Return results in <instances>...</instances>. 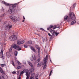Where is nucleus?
<instances>
[{
	"instance_id": "obj_17",
	"label": "nucleus",
	"mask_w": 79,
	"mask_h": 79,
	"mask_svg": "<svg viewBox=\"0 0 79 79\" xmlns=\"http://www.w3.org/2000/svg\"><path fill=\"white\" fill-rule=\"evenodd\" d=\"M31 50H32L34 52H35V49L32 47H31Z\"/></svg>"
},
{
	"instance_id": "obj_29",
	"label": "nucleus",
	"mask_w": 79,
	"mask_h": 79,
	"mask_svg": "<svg viewBox=\"0 0 79 79\" xmlns=\"http://www.w3.org/2000/svg\"><path fill=\"white\" fill-rule=\"evenodd\" d=\"M27 44H31L32 43V42L31 41H29L27 42Z\"/></svg>"
},
{
	"instance_id": "obj_24",
	"label": "nucleus",
	"mask_w": 79,
	"mask_h": 79,
	"mask_svg": "<svg viewBox=\"0 0 79 79\" xmlns=\"http://www.w3.org/2000/svg\"><path fill=\"white\" fill-rule=\"evenodd\" d=\"M15 55L16 56H17V55H18V52L15 51Z\"/></svg>"
},
{
	"instance_id": "obj_46",
	"label": "nucleus",
	"mask_w": 79,
	"mask_h": 79,
	"mask_svg": "<svg viewBox=\"0 0 79 79\" xmlns=\"http://www.w3.org/2000/svg\"><path fill=\"white\" fill-rule=\"evenodd\" d=\"M47 29L48 30H50V28H47Z\"/></svg>"
},
{
	"instance_id": "obj_48",
	"label": "nucleus",
	"mask_w": 79,
	"mask_h": 79,
	"mask_svg": "<svg viewBox=\"0 0 79 79\" xmlns=\"http://www.w3.org/2000/svg\"><path fill=\"white\" fill-rule=\"evenodd\" d=\"M59 27H57V28H58Z\"/></svg>"
},
{
	"instance_id": "obj_6",
	"label": "nucleus",
	"mask_w": 79,
	"mask_h": 79,
	"mask_svg": "<svg viewBox=\"0 0 79 79\" xmlns=\"http://www.w3.org/2000/svg\"><path fill=\"white\" fill-rule=\"evenodd\" d=\"M13 48H15V49L17 48L18 50L19 51L21 50V48L19 47V46L17 45L14 44L13 46Z\"/></svg>"
},
{
	"instance_id": "obj_41",
	"label": "nucleus",
	"mask_w": 79,
	"mask_h": 79,
	"mask_svg": "<svg viewBox=\"0 0 79 79\" xmlns=\"http://www.w3.org/2000/svg\"><path fill=\"white\" fill-rule=\"evenodd\" d=\"M48 35L49 37L51 36V35H50V33H48Z\"/></svg>"
},
{
	"instance_id": "obj_36",
	"label": "nucleus",
	"mask_w": 79,
	"mask_h": 79,
	"mask_svg": "<svg viewBox=\"0 0 79 79\" xmlns=\"http://www.w3.org/2000/svg\"><path fill=\"white\" fill-rule=\"evenodd\" d=\"M40 30H41V31H45V30L43 28H40Z\"/></svg>"
},
{
	"instance_id": "obj_21",
	"label": "nucleus",
	"mask_w": 79,
	"mask_h": 79,
	"mask_svg": "<svg viewBox=\"0 0 79 79\" xmlns=\"http://www.w3.org/2000/svg\"><path fill=\"white\" fill-rule=\"evenodd\" d=\"M76 23V21L75 20L72 21L71 22V25H73V24H75V23Z\"/></svg>"
},
{
	"instance_id": "obj_11",
	"label": "nucleus",
	"mask_w": 79,
	"mask_h": 79,
	"mask_svg": "<svg viewBox=\"0 0 79 79\" xmlns=\"http://www.w3.org/2000/svg\"><path fill=\"white\" fill-rule=\"evenodd\" d=\"M30 60L32 61H33V60H36V57H35V55H33L32 58L30 59Z\"/></svg>"
},
{
	"instance_id": "obj_33",
	"label": "nucleus",
	"mask_w": 79,
	"mask_h": 79,
	"mask_svg": "<svg viewBox=\"0 0 79 79\" xmlns=\"http://www.w3.org/2000/svg\"><path fill=\"white\" fill-rule=\"evenodd\" d=\"M5 66V64H1V67L3 68Z\"/></svg>"
},
{
	"instance_id": "obj_8",
	"label": "nucleus",
	"mask_w": 79,
	"mask_h": 79,
	"mask_svg": "<svg viewBox=\"0 0 79 79\" xmlns=\"http://www.w3.org/2000/svg\"><path fill=\"white\" fill-rule=\"evenodd\" d=\"M1 2L2 3V4H4L6 5V6H10V5H11V4L9 3H8L6 2H3V1H1Z\"/></svg>"
},
{
	"instance_id": "obj_2",
	"label": "nucleus",
	"mask_w": 79,
	"mask_h": 79,
	"mask_svg": "<svg viewBox=\"0 0 79 79\" xmlns=\"http://www.w3.org/2000/svg\"><path fill=\"white\" fill-rule=\"evenodd\" d=\"M48 58V56L47 55L46 57L44 58V62L43 63V69H45L47 68V60Z\"/></svg>"
},
{
	"instance_id": "obj_12",
	"label": "nucleus",
	"mask_w": 79,
	"mask_h": 79,
	"mask_svg": "<svg viewBox=\"0 0 79 79\" xmlns=\"http://www.w3.org/2000/svg\"><path fill=\"white\" fill-rule=\"evenodd\" d=\"M34 71V69H30L29 70V74H31V73H32V72H33V71Z\"/></svg>"
},
{
	"instance_id": "obj_31",
	"label": "nucleus",
	"mask_w": 79,
	"mask_h": 79,
	"mask_svg": "<svg viewBox=\"0 0 79 79\" xmlns=\"http://www.w3.org/2000/svg\"><path fill=\"white\" fill-rule=\"evenodd\" d=\"M76 3H75L74 4H73V8H74L76 7Z\"/></svg>"
},
{
	"instance_id": "obj_7",
	"label": "nucleus",
	"mask_w": 79,
	"mask_h": 79,
	"mask_svg": "<svg viewBox=\"0 0 79 79\" xmlns=\"http://www.w3.org/2000/svg\"><path fill=\"white\" fill-rule=\"evenodd\" d=\"M3 49H2L1 52L0 53V58H1L2 59H4L5 57L3 56Z\"/></svg>"
},
{
	"instance_id": "obj_19",
	"label": "nucleus",
	"mask_w": 79,
	"mask_h": 79,
	"mask_svg": "<svg viewBox=\"0 0 79 79\" xmlns=\"http://www.w3.org/2000/svg\"><path fill=\"white\" fill-rule=\"evenodd\" d=\"M10 56H11L10 53H9V52L7 53V57L8 58H9V57H10Z\"/></svg>"
},
{
	"instance_id": "obj_27",
	"label": "nucleus",
	"mask_w": 79,
	"mask_h": 79,
	"mask_svg": "<svg viewBox=\"0 0 79 79\" xmlns=\"http://www.w3.org/2000/svg\"><path fill=\"white\" fill-rule=\"evenodd\" d=\"M12 65L14 66H15V64L14 63V62L13 61H12Z\"/></svg>"
},
{
	"instance_id": "obj_18",
	"label": "nucleus",
	"mask_w": 79,
	"mask_h": 79,
	"mask_svg": "<svg viewBox=\"0 0 79 79\" xmlns=\"http://www.w3.org/2000/svg\"><path fill=\"white\" fill-rule=\"evenodd\" d=\"M35 47L38 50V52H40V47L38 45H36Z\"/></svg>"
},
{
	"instance_id": "obj_35",
	"label": "nucleus",
	"mask_w": 79,
	"mask_h": 79,
	"mask_svg": "<svg viewBox=\"0 0 79 79\" xmlns=\"http://www.w3.org/2000/svg\"><path fill=\"white\" fill-rule=\"evenodd\" d=\"M53 26L50 25V28H53Z\"/></svg>"
},
{
	"instance_id": "obj_38",
	"label": "nucleus",
	"mask_w": 79,
	"mask_h": 79,
	"mask_svg": "<svg viewBox=\"0 0 79 79\" xmlns=\"http://www.w3.org/2000/svg\"><path fill=\"white\" fill-rule=\"evenodd\" d=\"M40 60V57H39V59L37 60L38 61H39Z\"/></svg>"
},
{
	"instance_id": "obj_9",
	"label": "nucleus",
	"mask_w": 79,
	"mask_h": 79,
	"mask_svg": "<svg viewBox=\"0 0 79 79\" xmlns=\"http://www.w3.org/2000/svg\"><path fill=\"white\" fill-rule=\"evenodd\" d=\"M24 40H23L22 41H20V40H19L17 42V44L18 45H21V44H24Z\"/></svg>"
},
{
	"instance_id": "obj_25",
	"label": "nucleus",
	"mask_w": 79,
	"mask_h": 79,
	"mask_svg": "<svg viewBox=\"0 0 79 79\" xmlns=\"http://www.w3.org/2000/svg\"><path fill=\"white\" fill-rule=\"evenodd\" d=\"M21 67L19 66L17 67L16 68L17 69H21Z\"/></svg>"
},
{
	"instance_id": "obj_28",
	"label": "nucleus",
	"mask_w": 79,
	"mask_h": 79,
	"mask_svg": "<svg viewBox=\"0 0 79 79\" xmlns=\"http://www.w3.org/2000/svg\"><path fill=\"white\" fill-rule=\"evenodd\" d=\"M17 63L19 65H20L21 64V63L19 61H17Z\"/></svg>"
},
{
	"instance_id": "obj_13",
	"label": "nucleus",
	"mask_w": 79,
	"mask_h": 79,
	"mask_svg": "<svg viewBox=\"0 0 79 79\" xmlns=\"http://www.w3.org/2000/svg\"><path fill=\"white\" fill-rule=\"evenodd\" d=\"M26 75L27 76L26 79H29V77H30V75L29 74V73H28V72H26Z\"/></svg>"
},
{
	"instance_id": "obj_20",
	"label": "nucleus",
	"mask_w": 79,
	"mask_h": 79,
	"mask_svg": "<svg viewBox=\"0 0 79 79\" xmlns=\"http://www.w3.org/2000/svg\"><path fill=\"white\" fill-rule=\"evenodd\" d=\"M0 71L1 73H2V74H4V72L2 70V69L0 67Z\"/></svg>"
},
{
	"instance_id": "obj_10",
	"label": "nucleus",
	"mask_w": 79,
	"mask_h": 79,
	"mask_svg": "<svg viewBox=\"0 0 79 79\" xmlns=\"http://www.w3.org/2000/svg\"><path fill=\"white\" fill-rule=\"evenodd\" d=\"M12 27H13V26L11 25L8 24L6 26V27L5 28V29H6V28L7 29H11V28H12Z\"/></svg>"
},
{
	"instance_id": "obj_47",
	"label": "nucleus",
	"mask_w": 79,
	"mask_h": 79,
	"mask_svg": "<svg viewBox=\"0 0 79 79\" xmlns=\"http://www.w3.org/2000/svg\"><path fill=\"white\" fill-rule=\"evenodd\" d=\"M50 61H51V62H52V61L51 60H50Z\"/></svg>"
},
{
	"instance_id": "obj_15",
	"label": "nucleus",
	"mask_w": 79,
	"mask_h": 79,
	"mask_svg": "<svg viewBox=\"0 0 79 79\" xmlns=\"http://www.w3.org/2000/svg\"><path fill=\"white\" fill-rule=\"evenodd\" d=\"M42 64V62H39L38 64H37V66L38 67L40 66H41Z\"/></svg>"
},
{
	"instance_id": "obj_43",
	"label": "nucleus",
	"mask_w": 79,
	"mask_h": 79,
	"mask_svg": "<svg viewBox=\"0 0 79 79\" xmlns=\"http://www.w3.org/2000/svg\"><path fill=\"white\" fill-rule=\"evenodd\" d=\"M21 76H19V78H18V79H21Z\"/></svg>"
},
{
	"instance_id": "obj_40",
	"label": "nucleus",
	"mask_w": 79,
	"mask_h": 79,
	"mask_svg": "<svg viewBox=\"0 0 79 79\" xmlns=\"http://www.w3.org/2000/svg\"><path fill=\"white\" fill-rule=\"evenodd\" d=\"M12 74H14L16 73V72L15 71H14L13 72H12Z\"/></svg>"
},
{
	"instance_id": "obj_26",
	"label": "nucleus",
	"mask_w": 79,
	"mask_h": 79,
	"mask_svg": "<svg viewBox=\"0 0 79 79\" xmlns=\"http://www.w3.org/2000/svg\"><path fill=\"white\" fill-rule=\"evenodd\" d=\"M25 72V70H24L23 71H22L20 73L21 74H23V73H24Z\"/></svg>"
},
{
	"instance_id": "obj_44",
	"label": "nucleus",
	"mask_w": 79,
	"mask_h": 79,
	"mask_svg": "<svg viewBox=\"0 0 79 79\" xmlns=\"http://www.w3.org/2000/svg\"><path fill=\"white\" fill-rule=\"evenodd\" d=\"M25 21V19H23V22H24Z\"/></svg>"
},
{
	"instance_id": "obj_23",
	"label": "nucleus",
	"mask_w": 79,
	"mask_h": 79,
	"mask_svg": "<svg viewBox=\"0 0 79 79\" xmlns=\"http://www.w3.org/2000/svg\"><path fill=\"white\" fill-rule=\"evenodd\" d=\"M13 48V47H11L9 49V52H11L12 50V48Z\"/></svg>"
},
{
	"instance_id": "obj_37",
	"label": "nucleus",
	"mask_w": 79,
	"mask_h": 79,
	"mask_svg": "<svg viewBox=\"0 0 79 79\" xmlns=\"http://www.w3.org/2000/svg\"><path fill=\"white\" fill-rule=\"evenodd\" d=\"M50 32H53V30L52 29H51L50 30Z\"/></svg>"
},
{
	"instance_id": "obj_39",
	"label": "nucleus",
	"mask_w": 79,
	"mask_h": 79,
	"mask_svg": "<svg viewBox=\"0 0 79 79\" xmlns=\"http://www.w3.org/2000/svg\"><path fill=\"white\" fill-rule=\"evenodd\" d=\"M56 26H55V27H53V29H56Z\"/></svg>"
},
{
	"instance_id": "obj_34",
	"label": "nucleus",
	"mask_w": 79,
	"mask_h": 79,
	"mask_svg": "<svg viewBox=\"0 0 79 79\" xmlns=\"http://www.w3.org/2000/svg\"><path fill=\"white\" fill-rule=\"evenodd\" d=\"M8 23L7 22H6L5 23L4 25H5L6 24H8Z\"/></svg>"
},
{
	"instance_id": "obj_32",
	"label": "nucleus",
	"mask_w": 79,
	"mask_h": 79,
	"mask_svg": "<svg viewBox=\"0 0 79 79\" xmlns=\"http://www.w3.org/2000/svg\"><path fill=\"white\" fill-rule=\"evenodd\" d=\"M55 33L56 34V36L58 35V34H59V33H56V32H55Z\"/></svg>"
},
{
	"instance_id": "obj_4",
	"label": "nucleus",
	"mask_w": 79,
	"mask_h": 79,
	"mask_svg": "<svg viewBox=\"0 0 79 79\" xmlns=\"http://www.w3.org/2000/svg\"><path fill=\"white\" fill-rule=\"evenodd\" d=\"M9 18L12 21L15 22V21H18V19L17 18V17L15 16H10Z\"/></svg>"
},
{
	"instance_id": "obj_42",
	"label": "nucleus",
	"mask_w": 79,
	"mask_h": 79,
	"mask_svg": "<svg viewBox=\"0 0 79 79\" xmlns=\"http://www.w3.org/2000/svg\"><path fill=\"white\" fill-rule=\"evenodd\" d=\"M24 48H27V46L25 45L24 46Z\"/></svg>"
},
{
	"instance_id": "obj_45",
	"label": "nucleus",
	"mask_w": 79,
	"mask_h": 79,
	"mask_svg": "<svg viewBox=\"0 0 79 79\" xmlns=\"http://www.w3.org/2000/svg\"><path fill=\"white\" fill-rule=\"evenodd\" d=\"M23 19H25V18H24V16H23Z\"/></svg>"
},
{
	"instance_id": "obj_3",
	"label": "nucleus",
	"mask_w": 79,
	"mask_h": 79,
	"mask_svg": "<svg viewBox=\"0 0 79 79\" xmlns=\"http://www.w3.org/2000/svg\"><path fill=\"white\" fill-rule=\"evenodd\" d=\"M16 4H13L12 6L10 7V8L8 10V12L11 15H13L14 13V11H15V9H14V7H16Z\"/></svg>"
},
{
	"instance_id": "obj_22",
	"label": "nucleus",
	"mask_w": 79,
	"mask_h": 79,
	"mask_svg": "<svg viewBox=\"0 0 79 79\" xmlns=\"http://www.w3.org/2000/svg\"><path fill=\"white\" fill-rule=\"evenodd\" d=\"M29 79H34V76L32 75V74H31V76Z\"/></svg>"
},
{
	"instance_id": "obj_1",
	"label": "nucleus",
	"mask_w": 79,
	"mask_h": 79,
	"mask_svg": "<svg viewBox=\"0 0 79 79\" xmlns=\"http://www.w3.org/2000/svg\"><path fill=\"white\" fill-rule=\"evenodd\" d=\"M69 18H69L68 16L66 15L64 17V21L67 20L68 21H72L73 20H75L76 19V17H75V15L74 13H70Z\"/></svg>"
},
{
	"instance_id": "obj_16",
	"label": "nucleus",
	"mask_w": 79,
	"mask_h": 79,
	"mask_svg": "<svg viewBox=\"0 0 79 79\" xmlns=\"http://www.w3.org/2000/svg\"><path fill=\"white\" fill-rule=\"evenodd\" d=\"M28 63L30 66H31V67H33V65H32V64L31 63V62L30 61H28Z\"/></svg>"
},
{
	"instance_id": "obj_14",
	"label": "nucleus",
	"mask_w": 79,
	"mask_h": 79,
	"mask_svg": "<svg viewBox=\"0 0 79 79\" xmlns=\"http://www.w3.org/2000/svg\"><path fill=\"white\" fill-rule=\"evenodd\" d=\"M5 14H3L2 15V16H0V22L2 21V18H3V17H5Z\"/></svg>"
},
{
	"instance_id": "obj_30",
	"label": "nucleus",
	"mask_w": 79,
	"mask_h": 79,
	"mask_svg": "<svg viewBox=\"0 0 79 79\" xmlns=\"http://www.w3.org/2000/svg\"><path fill=\"white\" fill-rule=\"evenodd\" d=\"M52 73V70H51L50 72V74H49L50 76H51Z\"/></svg>"
},
{
	"instance_id": "obj_5",
	"label": "nucleus",
	"mask_w": 79,
	"mask_h": 79,
	"mask_svg": "<svg viewBox=\"0 0 79 79\" xmlns=\"http://www.w3.org/2000/svg\"><path fill=\"white\" fill-rule=\"evenodd\" d=\"M10 40H16L17 39V37L16 35H12L9 38Z\"/></svg>"
}]
</instances>
